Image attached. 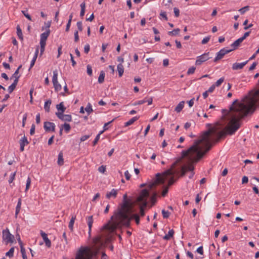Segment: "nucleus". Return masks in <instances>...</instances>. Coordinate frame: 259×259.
I'll return each instance as SVG.
<instances>
[{
    "label": "nucleus",
    "instance_id": "1",
    "mask_svg": "<svg viewBox=\"0 0 259 259\" xmlns=\"http://www.w3.org/2000/svg\"><path fill=\"white\" fill-rule=\"evenodd\" d=\"M212 147H190L186 151L182 152V155L174 162L176 163L175 169L181 172L180 176H184L187 171H191V179L194 172L193 163L197 162L208 152Z\"/></svg>",
    "mask_w": 259,
    "mask_h": 259
},
{
    "label": "nucleus",
    "instance_id": "2",
    "mask_svg": "<svg viewBox=\"0 0 259 259\" xmlns=\"http://www.w3.org/2000/svg\"><path fill=\"white\" fill-rule=\"evenodd\" d=\"M176 163H174L171 167L165 170L162 174L158 173L156 175V178L148 185L150 189H152L157 185L164 184L165 180L168 179V186L165 187L162 192L161 196L165 197L168 191V187L172 185L179 178V170L175 169Z\"/></svg>",
    "mask_w": 259,
    "mask_h": 259
},
{
    "label": "nucleus",
    "instance_id": "3",
    "mask_svg": "<svg viewBox=\"0 0 259 259\" xmlns=\"http://www.w3.org/2000/svg\"><path fill=\"white\" fill-rule=\"evenodd\" d=\"M134 212V208L132 209L129 212H124L123 213L124 214L127 215V219H124L122 217L117 216L111 219L109 222L103 227V230H105L110 233H112L115 230L121 226L129 227L131 224V221L133 219H135V222L137 225L140 223V217L138 214L133 213Z\"/></svg>",
    "mask_w": 259,
    "mask_h": 259
},
{
    "label": "nucleus",
    "instance_id": "4",
    "mask_svg": "<svg viewBox=\"0 0 259 259\" xmlns=\"http://www.w3.org/2000/svg\"><path fill=\"white\" fill-rule=\"evenodd\" d=\"M135 202L131 199L127 198V195L125 194L123 196V202L117 210H116L114 214L111 217V219L115 218L117 216L122 217L124 219H127V215L123 214L124 212H129L134 208Z\"/></svg>",
    "mask_w": 259,
    "mask_h": 259
},
{
    "label": "nucleus",
    "instance_id": "5",
    "mask_svg": "<svg viewBox=\"0 0 259 259\" xmlns=\"http://www.w3.org/2000/svg\"><path fill=\"white\" fill-rule=\"evenodd\" d=\"M149 190L147 189H143L136 200V202L141 204L140 207V213L141 217H143L145 215L144 207L147 206V198L149 197Z\"/></svg>",
    "mask_w": 259,
    "mask_h": 259
},
{
    "label": "nucleus",
    "instance_id": "6",
    "mask_svg": "<svg viewBox=\"0 0 259 259\" xmlns=\"http://www.w3.org/2000/svg\"><path fill=\"white\" fill-rule=\"evenodd\" d=\"M3 239L5 240L7 244L9 243H12L14 241V236L11 234L8 228L3 231Z\"/></svg>",
    "mask_w": 259,
    "mask_h": 259
},
{
    "label": "nucleus",
    "instance_id": "7",
    "mask_svg": "<svg viewBox=\"0 0 259 259\" xmlns=\"http://www.w3.org/2000/svg\"><path fill=\"white\" fill-rule=\"evenodd\" d=\"M233 50H227L225 48L221 49L218 53L217 55L214 59V62H216L221 60L227 54L232 51Z\"/></svg>",
    "mask_w": 259,
    "mask_h": 259
},
{
    "label": "nucleus",
    "instance_id": "8",
    "mask_svg": "<svg viewBox=\"0 0 259 259\" xmlns=\"http://www.w3.org/2000/svg\"><path fill=\"white\" fill-rule=\"evenodd\" d=\"M209 58V53H204V54L197 57V58L196 60L195 64L196 65H200L203 62L208 60Z\"/></svg>",
    "mask_w": 259,
    "mask_h": 259
},
{
    "label": "nucleus",
    "instance_id": "9",
    "mask_svg": "<svg viewBox=\"0 0 259 259\" xmlns=\"http://www.w3.org/2000/svg\"><path fill=\"white\" fill-rule=\"evenodd\" d=\"M56 115L62 121L70 122L72 120V117L69 114H64L62 113H56Z\"/></svg>",
    "mask_w": 259,
    "mask_h": 259
},
{
    "label": "nucleus",
    "instance_id": "10",
    "mask_svg": "<svg viewBox=\"0 0 259 259\" xmlns=\"http://www.w3.org/2000/svg\"><path fill=\"white\" fill-rule=\"evenodd\" d=\"M44 127L46 132L54 131L55 125L53 122L46 121L44 122Z\"/></svg>",
    "mask_w": 259,
    "mask_h": 259
},
{
    "label": "nucleus",
    "instance_id": "11",
    "mask_svg": "<svg viewBox=\"0 0 259 259\" xmlns=\"http://www.w3.org/2000/svg\"><path fill=\"white\" fill-rule=\"evenodd\" d=\"M50 33V29L47 30L45 32L41 33L40 34V44H46V40L49 36Z\"/></svg>",
    "mask_w": 259,
    "mask_h": 259
},
{
    "label": "nucleus",
    "instance_id": "12",
    "mask_svg": "<svg viewBox=\"0 0 259 259\" xmlns=\"http://www.w3.org/2000/svg\"><path fill=\"white\" fill-rule=\"evenodd\" d=\"M40 235L42 237L44 242H45L46 245L48 247H50L51 246V242L48 238L47 234L44 232L42 231H40Z\"/></svg>",
    "mask_w": 259,
    "mask_h": 259
},
{
    "label": "nucleus",
    "instance_id": "13",
    "mask_svg": "<svg viewBox=\"0 0 259 259\" xmlns=\"http://www.w3.org/2000/svg\"><path fill=\"white\" fill-rule=\"evenodd\" d=\"M248 61H246L241 63H235L233 64L232 69L234 70H237L242 69L244 66L247 63Z\"/></svg>",
    "mask_w": 259,
    "mask_h": 259
},
{
    "label": "nucleus",
    "instance_id": "14",
    "mask_svg": "<svg viewBox=\"0 0 259 259\" xmlns=\"http://www.w3.org/2000/svg\"><path fill=\"white\" fill-rule=\"evenodd\" d=\"M118 191V190L113 189L110 192H108L106 193V197L108 199H110L111 197L115 198L117 195Z\"/></svg>",
    "mask_w": 259,
    "mask_h": 259
},
{
    "label": "nucleus",
    "instance_id": "15",
    "mask_svg": "<svg viewBox=\"0 0 259 259\" xmlns=\"http://www.w3.org/2000/svg\"><path fill=\"white\" fill-rule=\"evenodd\" d=\"M88 225L89 227V234L90 235L91 233L92 227L93 224V218L92 215L89 216L87 218Z\"/></svg>",
    "mask_w": 259,
    "mask_h": 259
},
{
    "label": "nucleus",
    "instance_id": "16",
    "mask_svg": "<svg viewBox=\"0 0 259 259\" xmlns=\"http://www.w3.org/2000/svg\"><path fill=\"white\" fill-rule=\"evenodd\" d=\"M242 39L241 38H238L231 45L233 48L232 50H234L239 46L240 44L243 41Z\"/></svg>",
    "mask_w": 259,
    "mask_h": 259
},
{
    "label": "nucleus",
    "instance_id": "17",
    "mask_svg": "<svg viewBox=\"0 0 259 259\" xmlns=\"http://www.w3.org/2000/svg\"><path fill=\"white\" fill-rule=\"evenodd\" d=\"M56 108L58 110L57 113H62V114L64 113L66 109L64 106L63 102H61L60 104L57 105Z\"/></svg>",
    "mask_w": 259,
    "mask_h": 259
},
{
    "label": "nucleus",
    "instance_id": "18",
    "mask_svg": "<svg viewBox=\"0 0 259 259\" xmlns=\"http://www.w3.org/2000/svg\"><path fill=\"white\" fill-rule=\"evenodd\" d=\"M57 163L59 165L61 166L64 164V159H63V153L62 151H61L58 155Z\"/></svg>",
    "mask_w": 259,
    "mask_h": 259
},
{
    "label": "nucleus",
    "instance_id": "19",
    "mask_svg": "<svg viewBox=\"0 0 259 259\" xmlns=\"http://www.w3.org/2000/svg\"><path fill=\"white\" fill-rule=\"evenodd\" d=\"M185 102L184 101L180 102L175 108V110L177 112H180L184 108Z\"/></svg>",
    "mask_w": 259,
    "mask_h": 259
},
{
    "label": "nucleus",
    "instance_id": "20",
    "mask_svg": "<svg viewBox=\"0 0 259 259\" xmlns=\"http://www.w3.org/2000/svg\"><path fill=\"white\" fill-rule=\"evenodd\" d=\"M21 207V199L19 198L18 199V201L17 203V205L16 207V211H15V218H17V215L20 212V209Z\"/></svg>",
    "mask_w": 259,
    "mask_h": 259
},
{
    "label": "nucleus",
    "instance_id": "21",
    "mask_svg": "<svg viewBox=\"0 0 259 259\" xmlns=\"http://www.w3.org/2000/svg\"><path fill=\"white\" fill-rule=\"evenodd\" d=\"M139 117L135 116L131 118L130 120H129L127 122H125L124 123L125 126H128L133 123H134L136 121H137L139 119Z\"/></svg>",
    "mask_w": 259,
    "mask_h": 259
},
{
    "label": "nucleus",
    "instance_id": "22",
    "mask_svg": "<svg viewBox=\"0 0 259 259\" xmlns=\"http://www.w3.org/2000/svg\"><path fill=\"white\" fill-rule=\"evenodd\" d=\"M117 70L118 72L119 76L120 77L122 76V75H123V72H124V68H123V66L122 65V64L121 63H119V64H118Z\"/></svg>",
    "mask_w": 259,
    "mask_h": 259
},
{
    "label": "nucleus",
    "instance_id": "23",
    "mask_svg": "<svg viewBox=\"0 0 259 259\" xmlns=\"http://www.w3.org/2000/svg\"><path fill=\"white\" fill-rule=\"evenodd\" d=\"M174 234V231L173 230H170L168 231V234L163 236V238L164 240H169L171 237L173 236Z\"/></svg>",
    "mask_w": 259,
    "mask_h": 259
},
{
    "label": "nucleus",
    "instance_id": "24",
    "mask_svg": "<svg viewBox=\"0 0 259 259\" xmlns=\"http://www.w3.org/2000/svg\"><path fill=\"white\" fill-rule=\"evenodd\" d=\"M17 34L18 38L21 40H23V34L19 25L17 26Z\"/></svg>",
    "mask_w": 259,
    "mask_h": 259
},
{
    "label": "nucleus",
    "instance_id": "25",
    "mask_svg": "<svg viewBox=\"0 0 259 259\" xmlns=\"http://www.w3.org/2000/svg\"><path fill=\"white\" fill-rule=\"evenodd\" d=\"M76 217L75 215H72V218L69 222L68 227L72 231L73 229V225L74 223V221L75 220Z\"/></svg>",
    "mask_w": 259,
    "mask_h": 259
},
{
    "label": "nucleus",
    "instance_id": "26",
    "mask_svg": "<svg viewBox=\"0 0 259 259\" xmlns=\"http://www.w3.org/2000/svg\"><path fill=\"white\" fill-rule=\"evenodd\" d=\"M105 75V72L103 71H101L98 77V82L99 83H102L104 82Z\"/></svg>",
    "mask_w": 259,
    "mask_h": 259
},
{
    "label": "nucleus",
    "instance_id": "27",
    "mask_svg": "<svg viewBox=\"0 0 259 259\" xmlns=\"http://www.w3.org/2000/svg\"><path fill=\"white\" fill-rule=\"evenodd\" d=\"M51 103H52L51 100H49L47 101L45 103L44 109H45V111L47 112H49L50 111V107Z\"/></svg>",
    "mask_w": 259,
    "mask_h": 259
},
{
    "label": "nucleus",
    "instance_id": "28",
    "mask_svg": "<svg viewBox=\"0 0 259 259\" xmlns=\"http://www.w3.org/2000/svg\"><path fill=\"white\" fill-rule=\"evenodd\" d=\"M20 146H25L29 144L27 138L24 136L19 141Z\"/></svg>",
    "mask_w": 259,
    "mask_h": 259
},
{
    "label": "nucleus",
    "instance_id": "29",
    "mask_svg": "<svg viewBox=\"0 0 259 259\" xmlns=\"http://www.w3.org/2000/svg\"><path fill=\"white\" fill-rule=\"evenodd\" d=\"M157 194L156 192H154L151 197H150V200L152 203V205H153L156 202V198H157Z\"/></svg>",
    "mask_w": 259,
    "mask_h": 259
},
{
    "label": "nucleus",
    "instance_id": "30",
    "mask_svg": "<svg viewBox=\"0 0 259 259\" xmlns=\"http://www.w3.org/2000/svg\"><path fill=\"white\" fill-rule=\"evenodd\" d=\"M58 71L55 70L53 71V76L52 78L53 83H56L58 81Z\"/></svg>",
    "mask_w": 259,
    "mask_h": 259
},
{
    "label": "nucleus",
    "instance_id": "31",
    "mask_svg": "<svg viewBox=\"0 0 259 259\" xmlns=\"http://www.w3.org/2000/svg\"><path fill=\"white\" fill-rule=\"evenodd\" d=\"M14 247H12L11 249L6 253V255L7 256H9V257H12L14 255Z\"/></svg>",
    "mask_w": 259,
    "mask_h": 259
},
{
    "label": "nucleus",
    "instance_id": "32",
    "mask_svg": "<svg viewBox=\"0 0 259 259\" xmlns=\"http://www.w3.org/2000/svg\"><path fill=\"white\" fill-rule=\"evenodd\" d=\"M180 31V29L179 28H177L175 29H174L171 31L168 32V34L170 35H178Z\"/></svg>",
    "mask_w": 259,
    "mask_h": 259
},
{
    "label": "nucleus",
    "instance_id": "33",
    "mask_svg": "<svg viewBox=\"0 0 259 259\" xmlns=\"http://www.w3.org/2000/svg\"><path fill=\"white\" fill-rule=\"evenodd\" d=\"M84 110L88 113V115H89L93 111L92 107L90 103H88Z\"/></svg>",
    "mask_w": 259,
    "mask_h": 259
},
{
    "label": "nucleus",
    "instance_id": "34",
    "mask_svg": "<svg viewBox=\"0 0 259 259\" xmlns=\"http://www.w3.org/2000/svg\"><path fill=\"white\" fill-rule=\"evenodd\" d=\"M53 83V85H54V88H55V90L56 92H58V91H60L61 90L62 87L58 83V81L56 83Z\"/></svg>",
    "mask_w": 259,
    "mask_h": 259
},
{
    "label": "nucleus",
    "instance_id": "35",
    "mask_svg": "<svg viewBox=\"0 0 259 259\" xmlns=\"http://www.w3.org/2000/svg\"><path fill=\"white\" fill-rule=\"evenodd\" d=\"M224 77H221L219 80L217 81V82L214 84L215 87H219L224 81Z\"/></svg>",
    "mask_w": 259,
    "mask_h": 259
},
{
    "label": "nucleus",
    "instance_id": "36",
    "mask_svg": "<svg viewBox=\"0 0 259 259\" xmlns=\"http://www.w3.org/2000/svg\"><path fill=\"white\" fill-rule=\"evenodd\" d=\"M162 214L163 215V218L166 219L168 218L170 215V212L168 211H166L164 209H163L162 210Z\"/></svg>",
    "mask_w": 259,
    "mask_h": 259
},
{
    "label": "nucleus",
    "instance_id": "37",
    "mask_svg": "<svg viewBox=\"0 0 259 259\" xmlns=\"http://www.w3.org/2000/svg\"><path fill=\"white\" fill-rule=\"evenodd\" d=\"M249 6H245L244 7H243L239 10V11L241 14H243L245 13L246 11L249 10Z\"/></svg>",
    "mask_w": 259,
    "mask_h": 259
},
{
    "label": "nucleus",
    "instance_id": "38",
    "mask_svg": "<svg viewBox=\"0 0 259 259\" xmlns=\"http://www.w3.org/2000/svg\"><path fill=\"white\" fill-rule=\"evenodd\" d=\"M62 126L66 133H68L70 130L71 127L68 123H65Z\"/></svg>",
    "mask_w": 259,
    "mask_h": 259
},
{
    "label": "nucleus",
    "instance_id": "39",
    "mask_svg": "<svg viewBox=\"0 0 259 259\" xmlns=\"http://www.w3.org/2000/svg\"><path fill=\"white\" fill-rule=\"evenodd\" d=\"M31 184V179L29 177H28L26 181L25 191L26 192L29 188Z\"/></svg>",
    "mask_w": 259,
    "mask_h": 259
},
{
    "label": "nucleus",
    "instance_id": "40",
    "mask_svg": "<svg viewBox=\"0 0 259 259\" xmlns=\"http://www.w3.org/2000/svg\"><path fill=\"white\" fill-rule=\"evenodd\" d=\"M195 69H196V68L195 67L193 66V67H190L187 71V74L190 75V74H192L194 73Z\"/></svg>",
    "mask_w": 259,
    "mask_h": 259
},
{
    "label": "nucleus",
    "instance_id": "41",
    "mask_svg": "<svg viewBox=\"0 0 259 259\" xmlns=\"http://www.w3.org/2000/svg\"><path fill=\"white\" fill-rule=\"evenodd\" d=\"M102 132H101L99 134L97 135L96 138L95 139L94 141H93V143L94 145H95L97 144L98 141H99L100 137V135L102 134Z\"/></svg>",
    "mask_w": 259,
    "mask_h": 259
},
{
    "label": "nucleus",
    "instance_id": "42",
    "mask_svg": "<svg viewBox=\"0 0 259 259\" xmlns=\"http://www.w3.org/2000/svg\"><path fill=\"white\" fill-rule=\"evenodd\" d=\"M87 73L90 76L92 75V69L90 65H87Z\"/></svg>",
    "mask_w": 259,
    "mask_h": 259
},
{
    "label": "nucleus",
    "instance_id": "43",
    "mask_svg": "<svg viewBox=\"0 0 259 259\" xmlns=\"http://www.w3.org/2000/svg\"><path fill=\"white\" fill-rule=\"evenodd\" d=\"M38 52H39V47L37 46L36 50H35V54H34V56L33 58V60L36 61V58L38 56Z\"/></svg>",
    "mask_w": 259,
    "mask_h": 259
},
{
    "label": "nucleus",
    "instance_id": "44",
    "mask_svg": "<svg viewBox=\"0 0 259 259\" xmlns=\"http://www.w3.org/2000/svg\"><path fill=\"white\" fill-rule=\"evenodd\" d=\"M22 13L29 20L32 21L31 16L25 11H22Z\"/></svg>",
    "mask_w": 259,
    "mask_h": 259
},
{
    "label": "nucleus",
    "instance_id": "45",
    "mask_svg": "<svg viewBox=\"0 0 259 259\" xmlns=\"http://www.w3.org/2000/svg\"><path fill=\"white\" fill-rule=\"evenodd\" d=\"M46 44H40V55H42L45 51Z\"/></svg>",
    "mask_w": 259,
    "mask_h": 259
},
{
    "label": "nucleus",
    "instance_id": "46",
    "mask_svg": "<svg viewBox=\"0 0 259 259\" xmlns=\"http://www.w3.org/2000/svg\"><path fill=\"white\" fill-rule=\"evenodd\" d=\"M16 87L14 86V84H11L8 88V92L9 93H11L13 92V91L15 89Z\"/></svg>",
    "mask_w": 259,
    "mask_h": 259
},
{
    "label": "nucleus",
    "instance_id": "47",
    "mask_svg": "<svg viewBox=\"0 0 259 259\" xmlns=\"http://www.w3.org/2000/svg\"><path fill=\"white\" fill-rule=\"evenodd\" d=\"M16 172H14V173L12 174L11 175V177L9 180V183H11L13 182V180L15 179V176H16Z\"/></svg>",
    "mask_w": 259,
    "mask_h": 259
},
{
    "label": "nucleus",
    "instance_id": "48",
    "mask_svg": "<svg viewBox=\"0 0 259 259\" xmlns=\"http://www.w3.org/2000/svg\"><path fill=\"white\" fill-rule=\"evenodd\" d=\"M98 170L101 173H104L106 171V166L101 165L98 168Z\"/></svg>",
    "mask_w": 259,
    "mask_h": 259
},
{
    "label": "nucleus",
    "instance_id": "49",
    "mask_svg": "<svg viewBox=\"0 0 259 259\" xmlns=\"http://www.w3.org/2000/svg\"><path fill=\"white\" fill-rule=\"evenodd\" d=\"M145 103H146V99H144L142 100L138 101L135 102L134 104V105L136 106V105H141Z\"/></svg>",
    "mask_w": 259,
    "mask_h": 259
},
{
    "label": "nucleus",
    "instance_id": "50",
    "mask_svg": "<svg viewBox=\"0 0 259 259\" xmlns=\"http://www.w3.org/2000/svg\"><path fill=\"white\" fill-rule=\"evenodd\" d=\"M27 113H25L24 115H23V119H22V127H24L25 126V122H26V119H27Z\"/></svg>",
    "mask_w": 259,
    "mask_h": 259
},
{
    "label": "nucleus",
    "instance_id": "51",
    "mask_svg": "<svg viewBox=\"0 0 259 259\" xmlns=\"http://www.w3.org/2000/svg\"><path fill=\"white\" fill-rule=\"evenodd\" d=\"M210 38V36H207V37H204L202 39L201 43L202 44H206V43H207L209 41Z\"/></svg>",
    "mask_w": 259,
    "mask_h": 259
},
{
    "label": "nucleus",
    "instance_id": "52",
    "mask_svg": "<svg viewBox=\"0 0 259 259\" xmlns=\"http://www.w3.org/2000/svg\"><path fill=\"white\" fill-rule=\"evenodd\" d=\"M145 99H146V102H147L148 105L152 104L153 99L152 97H146Z\"/></svg>",
    "mask_w": 259,
    "mask_h": 259
},
{
    "label": "nucleus",
    "instance_id": "53",
    "mask_svg": "<svg viewBox=\"0 0 259 259\" xmlns=\"http://www.w3.org/2000/svg\"><path fill=\"white\" fill-rule=\"evenodd\" d=\"M76 25H77L78 29L80 31H81L82 30V22L80 21L77 22Z\"/></svg>",
    "mask_w": 259,
    "mask_h": 259
},
{
    "label": "nucleus",
    "instance_id": "54",
    "mask_svg": "<svg viewBox=\"0 0 259 259\" xmlns=\"http://www.w3.org/2000/svg\"><path fill=\"white\" fill-rule=\"evenodd\" d=\"M174 11L175 13V15L176 17H178L180 15V11L177 8H174Z\"/></svg>",
    "mask_w": 259,
    "mask_h": 259
},
{
    "label": "nucleus",
    "instance_id": "55",
    "mask_svg": "<svg viewBox=\"0 0 259 259\" xmlns=\"http://www.w3.org/2000/svg\"><path fill=\"white\" fill-rule=\"evenodd\" d=\"M74 41L75 42H77L79 40V36L78 31H75L74 32Z\"/></svg>",
    "mask_w": 259,
    "mask_h": 259
},
{
    "label": "nucleus",
    "instance_id": "56",
    "mask_svg": "<svg viewBox=\"0 0 259 259\" xmlns=\"http://www.w3.org/2000/svg\"><path fill=\"white\" fill-rule=\"evenodd\" d=\"M90 47L89 44L85 45L84 48V52L85 53L88 54L90 51Z\"/></svg>",
    "mask_w": 259,
    "mask_h": 259
},
{
    "label": "nucleus",
    "instance_id": "57",
    "mask_svg": "<svg viewBox=\"0 0 259 259\" xmlns=\"http://www.w3.org/2000/svg\"><path fill=\"white\" fill-rule=\"evenodd\" d=\"M124 176L125 177V178L127 180H130L131 178V175L130 174L128 170H126L124 172Z\"/></svg>",
    "mask_w": 259,
    "mask_h": 259
},
{
    "label": "nucleus",
    "instance_id": "58",
    "mask_svg": "<svg viewBox=\"0 0 259 259\" xmlns=\"http://www.w3.org/2000/svg\"><path fill=\"white\" fill-rule=\"evenodd\" d=\"M197 252L202 255L203 254V247L202 246H200L197 249Z\"/></svg>",
    "mask_w": 259,
    "mask_h": 259
},
{
    "label": "nucleus",
    "instance_id": "59",
    "mask_svg": "<svg viewBox=\"0 0 259 259\" xmlns=\"http://www.w3.org/2000/svg\"><path fill=\"white\" fill-rule=\"evenodd\" d=\"M248 182V177H246V176L243 177L242 179V183L243 184H246V183H247Z\"/></svg>",
    "mask_w": 259,
    "mask_h": 259
},
{
    "label": "nucleus",
    "instance_id": "60",
    "mask_svg": "<svg viewBox=\"0 0 259 259\" xmlns=\"http://www.w3.org/2000/svg\"><path fill=\"white\" fill-rule=\"evenodd\" d=\"M90 137V135H84L80 138V141H84Z\"/></svg>",
    "mask_w": 259,
    "mask_h": 259
},
{
    "label": "nucleus",
    "instance_id": "61",
    "mask_svg": "<svg viewBox=\"0 0 259 259\" xmlns=\"http://www.w3.org/2000/svg\"><path fill=\"white\" fill-rule=\"evenodd\" d=\"M34 132H35V125H34V124H32L31 125V128L30 130V134L31 135H32L34 134Z\"/></svg>",
    "mask_w": 259,
    "mask_h": 259
},
{
    "label": "nucleus",
    "instance_id": "62",
    "mask_svg": "<svg viewBox=\"0 0 259 259\" xmlns=\"http://www.w3.org/2000/svg\"><path fill=\"white\" fill-rule=\"evenodd\" d=\"M20 248H21V252L22 253V255H25L26 254V252H25V248L23 247V244L20 245Z\"/></svg>",
    "mask_w": 259,
    "mask_h": 259
},
{
    "label": "nucleus",
    "instance_id": "63",
    "mask_svg": "<svg viewBox=\"0 0 259 259\" xmlns=\"http://www.w3.org/2000/svg\"><path fill=\"white\" fill-rule=\"evenodd\" d=\"M249 34H250V31H248V32H245L244 35H243V36H242L241 37H240L241 38H242V39L243 40H244L247 36H248L249 35Z\"/></svg>",
    "mask_w": 259,
    "mask_h": 259
},
{
    "label": "nucleus",
    "instance_id": "64",
    "mask_svg": "<svg viewBox=\"0 0 259 259\" xmlns=\"http://www.w3.org/2000/svg\"><path fill=\"white\" fill-rule=\"evenodd\" d=\"M215 88V85H214V84H212V85H211V87L208 89V90H207V92H208V93H212V92L214 91V90Z\"/></svg>",
    "mask_w": 259,
    "mask_h": 259
}]
</instances>
